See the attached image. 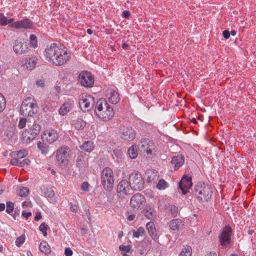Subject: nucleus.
<instances>
[{
  "instance_id": "nucleus-1",
  "label": "nucleus",
  "mask_w": 256,
  "mask_h": 256,
  "mask_svg": "<svg viewBox=\"0 0 256 256\" xmlns=\"http://www.w3.org/2000/svg\"><path fill=\"white\" fill-rule=\"evenodd\" d=\"M45 59L56 66L64 64L70 58V54L66 48L54 43L48 46L44 50Z\"/></svg>"
},
{
  "instance_id": "nucleus-2",
  "label": "nucleus",
  "mask_w": 256,
  "mask_h": 256,
  "mask_svg": "<svg viewBox=\"0 0 256 256\" xmlns=\"http://www.w3.org/2000/svg\"><path fill=\"white\" fill-rule=\"evenodd\" d=\"M38 106L36 101L32 98H27L21 105L20 113L24 116H32L37 112Z\"/></svg>"
},
{
  "instance_id": "nucleus-3",
  "label": "nucleus",
  "mask_w": 256,
  "mask_h": 256,
  "mask_svg": "<svg viewBox=\"0 0 256 256\" xmlns=\"http://www.w3.org/2000/svg\"><path fill=\"white\" fill-rule=\"evenodd\" d=\"M195 195L198 200L202 202L208 200L212 196V191L211 187L204 184H199L194 188Z\"/></svg>"
},
{
  "instance_id": "nucleus-4",
  "label": "nucleus",
  "mask_w": 256,
  "mask_h": 256,
  "mask_svg": "<svg viewBox=\"0 0 256 256\" xmlns=\"http://www.w3.org/2000/svg\"><path fill=\"white\" fill-rule=\"evenodd\" d=\"M72 154V150L66 146L59 148L56 152V158L58 164L61 166H66Z\"/></svg>"
},
{
  "instance_id": "nucleus-5",
  "label": "nucleus",
  "mask_w": 256,
  "mask_h": 256,
  "mask_svg": "<svg viewBox=\"0 0 256 256\" xmlns=\"http://www.w3.org/2000/svg\"><path fill=\"white\" fill-rule=\"evenodd\" d=\"M101 179L102 184L105 188L108 190L111 188L114 182L112 170L109 168H104L101 172Z\"/></svg>"
},
{
  "instance_id": "nucleus-6",
  "label": "nucleus",
  "mask_w": 256,
  "mask_h": 256,
  "mask_svg": "<svg viewBox=\"0 0 256 256\" xmlns=\"http://www.w3.org/2000/svg\"><path fill=\"white\" fill-rule=\"evenodd\" d=\"M130 188L135 190H142L144 186V181L138 172H132L129 176V181Z\"/></svg>"
},
{
  "instance_id": "nucleus-7",
  "label": "nucleus",
  "mask_w": 256,
  "mask_h": 256,
  "mask_svg": "<svg viewBox=\"0 0 256 256\" xmlns=\"http://www.w3.org/2000/svg\"><path fill=\"white\" fill-rule=\"evenodd\" d=\"M232 230L229 226H224L218 236L220 245L223 248H227L231 242Z\"/></svg>"
},
{
  "instance_id": "nucleus-8",
  "label": "nucleus",
  "mask_w": 256,
  "mask_h": 256,
  "mask_svg": "<svg viewBox=\"0 0 256 256\" xmlns=\"http://www.w3.org/2000/svg\"><path fill=\"white\" fill-rule=\"evenodd\" d=\"M120 132L121 139L125 141L131 142L136 138V132L132 126H122Z\"/></svg>"
},
{
  "instance_id": "nucleus-9",
  "label": "nucleus",
  "mask_w": 256,
  "mask_h": 256,
  "mask_svg": "<svg viewBox=\"0 0 256 256\" xmlns=\"http://www.w3.org/2000/svg\"><path fill=\"white\" fill-rule=\"evenodd\" d=\"M146 204L144 196L140 194H134L130 198V205L134 209H142Z\"/></svg>"
},
{
  "instance_id": "nucleus-10",
  "label": "nucleus",
  "mask_w": 256,
  "mask_h": 256,
  "mask_svg": "<svg viewBox=\"0 0 256 256\" xmlns=\"http://www.w3.org/2000/svg\"><path fill=\"white\" fill-rule=\"evenodd\" d=\"M81 84L85 87H92L94 84V77L90 72L83 71L78 76Z\"/></svg>"
},
{
  "instance_id": "nucleus-11",
  "label": "nucleus",
  "mask_w": 256,
  "mask_h": 256,
  "mask_svg": "<svg viewBox=\"0 0 256 256\" xmlns=\"http://www.w3.org/2000/svg\"><path fill=\"white\" fill-rule=\"evenodd\" d=\"M132 190L130 182L127 180H122L118 185V196L119 198H124L126 196L132 194Z\"/></svg>"
},
{
  "instance_id": "nucleus-12",
  "label": "nucleus",
  "mask_w": 256,
  "mask_h": 256,
  "mask_svg": "<svg viewBox=\"0 0 256 256\" xmlns=\"http://www.w3.org/2000/svg\"><path fill=\"white\" fill-rule=\"evenodd\" d=\"M140 146L141 151L146 152L149 156L152 155L155 151L156 146L154 143L146 138L142 140Z\"/></svg>"
},
{
  "instance_id": "nucleus-13",
  "label": "nucleus",
  "mask_w": 256,
  "mask_h": 256,
  "mask_svg": "<svg viewBox=\"0 0 256 256\" xmlns=\"http://www.w3.org/2000/svg\"><path fill=\"white\" fill-rule=\"evenodd\" d=\"M10 27L16 28L32 29L34 28V24L30 20L26 18L11 24Z\"/></svg>"
},
{
  "instance_id": "nucleus-14",
  "label": "nucleus",
  "mask_w": 256,
  "mask_h": 256,
  "mask_svg": "<svg viewBox=\"0 0 256 256\" xmlns=\"http://www.w3.org/2000/svg\"><path fill=\"white\" fill-rule=\"evenodd\" d=\"M106 96L110 102L112 104H117L120 100V94L116 88H109L106 90Z\"/></svg>"
},
{
  "instance_id": "nucleus-15",
  "label": "nucleus",
  "mask_w": 256,
  "mask_h": 256,
  "mask_svg": "<svg viewBox=\"0 0 256 256\" xmlns=\"http://www.w3.org/2000/svg\"><path fill=\"white\" fill-rule=\"evenodd\" d=\"M192 186V178L187 176H184L179 182V187L184 194H186Z\"/></svg>"
},
{
  "instance_id": "nucleus-16",
  "label": "nucleus",
  "mask_w": 256,
  "mask_h": 256,
  "mask_svg": "<svg viewBox=\"0 0 256 256\" xmlns=\"http://www.w3.org/2000/svg\"><path fill=\"white\" fill-rule=\"evenodd\" d=\"M79 104L82 109H86L92 107L94 104V99L90 96H82L80 100Z\"/></svg>"
},
{
  "instance_id": "nucleus-17",
  "label": "nucleus",
  "mask_w": 256,
  "mask_h": 256,
  "mask_svg": "<svg viewBox=\"0 0 256 256\" xmlns=\"http://www.w3.org/2000/svg\"><path fill=\"white\" fill-rule=\"evenodd\" d=\"M58 137L57 132L53 129L46 130L43 135L42 138L46 139V140L48 143H52L56 141Z\"/></svg>"
},
{
  "instance_id": "nucleus-18",
  "label": "nucleus",
  "mask_w": 256,
  "mask_h": 256,
  "mask_svg": "<svg viewBox=\"0 0 256 256\" xmlns=\"http://www.w3.org/2000/svg\"><path fill=\"white\" fill-rule=\"evenodd\" d=\"M106 111L102 110L98 114V116L104 121L110 120L114 116V112L112 108L110 106H106Z\"/></svg>"
},
{
  "instance_id": "nucleus-19",
  "label": "nucleus",
  "mask_w": 256,
  "mask_h": 256,
  "mask_svg": "<svg viewBox=\"0 0 256 256\" xmlns=\"http://www.w3.org/2000/svg\"><path fill=\"white\" fill-rule=\"evenodd\" d=\"M28 48L27 44L24 42L16 40L13 49L17 54H21L25 53Z\"/></svg>"
},
{
  "instance_id": "nucleus-20",
  "label": "nucleus",
  "mask_w": 256,
  "mask_h": 256,
  "mask_svg": "<svg viewBox=\"0 0 256 256\" xmlns=\"http://www.w3.org/2000/svg\"><path fill=\"white\" fill-rule=\"evenodd\" d=\"M184 159L183 156L181 154L177 156H174L172 158L171 162L174 166L175 170L179 168L184 164Z\"/></svg>"
},
{
  "instance_id": "nucleus-21",
  "label": "nucleus",
  "mask_w": 256,
  "mask_h": 256,
  "mask_svg": "<svg viewBox=\"0 0 256 256\" xmlns=\"http://www.w3.org/2000/svg\"><path fill=\"white\" fill-rule=\"evenodd\" d=\"M74 105L73 102L68 101L64 102L60 108L59 113L60 114L64 116L72 108Z\"/></svg>"
},
{
  "instance_id": "nucleus-22",
  "label": "nucleus",
  "mask_w": 256,
  "mask_h": 256,
  "mask_svg": "<svg viewBox=\"0 0 256 256\" xmlns=\"http://www.w3.org/2000/svg\"><path fill=\"white\" fill-rule=\"evenodd\" d=\"M109 105L106 100L103 98L98 100L96 104L95 112L96 114L98 116V113L102 112L104 109L106 108V106L107 107Z\"/></svg>"
},
{
  "instance_id": "nucleus-23",
  "label": "nucleus",
  "mask_w": 256,
  "mask_h": 256,
  "mask_svg": "<svg viewBox=\"0 0 256 256\" xmlns=\"http://www.w3.org/2000/svg\"><path fill=\"white\" fill-rule=\"evenodd\" d=\"M36 137L35 134H32L30 130H26L22 134V140L24 142L28 144L31 140H34Z\"/></svg>"
},
{
  "instance_id": "nucleus-24",
  "label": "nucleus",
  "mask_w": 256,
  "mask_h": 256,
  "mask_svg": "<svg viewBox=\"0 0 256 256\" xmlns=\"http://www.w3.org/2000/svg\"><path fill=\"white\" fill-rule=\"evenodd\" d=\"M146 228L150 236L153 238H157V234L154 224L153 222H149L146 224Z\"/></svg>"
},
{
  "instance_id": "nucleus-25",
  "label": "nucleus",
  "mask_w": 256,
  "mask_h": 256,
  "mask_svg": "<svg viewBox=\"0 0 256 256\" xmlns=\"http://www.w3.org/2000/svg\"><path fill=\"white\" fill-rule=\"evenodd\" d=\"M184 225V222L180 219L172 220L170 223V226L173 230H178Z\"/></svg>"
},
{
  "instance_id": "nucleus-26",
  "label": "nucleus",
  "mask_w": 256,
  "mask_h": 256,
  "mask_svg": "<svg viewBox=\"0 0 256 256\" xmlns=\"http://www.w3.org/2000/svg\"><path fill=\"white\" fill-rule=\"evenodd\" d=\"M147 181L150 183H155L158 180V176L154 171L148 170L146 172Z\"/></svg>"
},
{
  "instance_id": "nucleus-27",
  "label": "nucleus",
  "mask_w": 256,
  "mask_h": 256,
  "mask_svg": "<svg viewBox=\"0 0 256 256\" xmlns=\"http://www.w3.org/2000/svg\"><path fill=\"white\" fill-rule=\"evenodd\" d=\"M94 148V144L90 141L85 142L81 146L80 148L88 152H90Z\"/></svg>"
},
{
  "instance_id": "nucleus-28",
  "label": "nucleus",
  "mask_w": 256,
  "mask_h": 256,
  "mask_svg": "<svg viewBox=\"0 0 256 256\" xmlns=\"http://www.w3.org/2000/svg\"><path fill=\"white\" fill-rule=\"evenodd\" d=\"M39 248L42 253L45 254H48L50 252V247L46 241H42L40 242Z\"/></svg>"
},
{
  "instance_id": "nucleus-29",
  "label": "nucleus",
  "mask_w": 256,
  "mask_h": 256,
  "mask_svg": "<svg viewBox=\"0 0 256 256\" xmlns=\"http://www.w3.org/2000/svg\"><path fill=\"white\" fill-rule=\"evenodd\" d=\"M145 216L150 220H154L156 218V212L154 208H150L145 212Z\"/></svg>"
},
{
  "instance_id": "nucleus-30",
  "label": "nucleus",
  "mask_w": 256,
  "mask_h": 256,
  "mask_svg": "<svg viewBox=\"0 0 256 256\" xmlns=\"http://www.w3.org/2000/svg\"><path fill=\"white\" fill-rule=\"evenodd\" d=\"M72 125L77 130L83 129L85 126L86 122L81 119H77L76 120L73 121Z\"/></svg>"
},
{
  "instance_id": "nucleus-31",
  "label": "nucleus",
  "mask_w": 256,
  "mask_h": 256,
  "mask_svg": "<svg viewBox=\"0 0 256 256\" xmlns=\"http://www.w3.org/2000/svg\"><path fill=\"white\" fill-rule=\"evenodd\" d=\"M192 248L188 246H184L180 254V256H191Z\"/></svg>"
},
{
  "instance_id": "nucleus-32",
  "label": "nucleus",
  "mask_w": 256,
  "mask_h": 256,
  "mask_svg": "<svg viewBox=\"0 0 256 256\" xmlns=\"http://www.w3.org/2000/svg\"><path fill=\"white\" fill-rule=\"evenodd\" d=\"M37 60H38L36 57L30 58L26 63L27 68L32 70L34 68L37 63Z\"/></svg>"
},
{
  "instance_id": "nucleus-33",
  "label": "nucleus",
  "mask_w": 256,
  "mask_h": 256,
  "mask_svg": "<svg viewBox=\"0 0 256 256\" xmlns=\"http://www.w3.org/2000/svg\"><path fill=\"white\" fill-rule=\"evenodd\" d=\"M128 154L132 159L135 158L138 156V151L136 146H130L128 150Z\"/></svg>"
},
{
  "instance_id": "nucleus-34",
  "label": "nucleus",
  "mask_w": 256,
  "mask_h": 256,
  "mask_svg": "<svg viewBox=\"0 0 256 256\" xmlns=\"http://www.w3.org/2000/svg\"><path fill=\"white\" fill-rule=\"evenodd\" d=\"M41 126L37 124H34L33 126L28 129V130H30L32 134H35V136L36 137L40 130Z\"/></svg>"
},
{
  "instance_id": "nucleus-35",
  "label": "nucleus",
  "mask_w": 256,
  "mask_h": 256,
  "mask_svg": "<svg viewBox=\"0 0 256 256\" xmlns=\"http://www.w3.org/2000/svg\"><path fill=\"white\" fill-rule=\"evenodd\" d=\"M145 230L142 226H140L136 230H134L133 236L135 238H139L140 236L144 235Z\"/></svg>"
},
{
  "instance_id": "nucleus-36",
  "label": "nucleus",
  "mask_w": 256,
  "mask_h": 256,
  "mask_svg": "<svg viewBox=\"0 0 256 256\" xmlns=\"http://www.w3.org/2000/svg\"><path fill=\"white\" fill-rule=\"evenodd\" d=\"M28 194L29 189L26 187L20 188L18 192V196L21 197H26Z\"/></svg>"
},
{
  "instance_id": "nucleus-37",
  "label": "nucleus",
  "mask_w": 256,
  "mask_h": 256,
  "mask_svg": "<svg viewBox=\"0 0 256 256\" xmlns=\"http://www.w3.org/2000/svg\"><path fill=\"white\" fill-rule=\"evenodd\" d=\"M168 186V183L164 179L160 180L158 184L156 185V188L160 190H164Z\"/></svg>"
},
{
  "instance_id": "nucleus-38",
  "label": "nucleus",
  "mask_w": 256,
  "mask_h": 256,
  "mask_svg": "<svg viewBox=\"0 0 256 256\" xmlns=\"http://www.w3.org/2000/svg\"><path fill=\"white\" fill-rule=\"evenodd\" d=\"M38 147L42 151V154L47 153V146L44 142H38Z\"/></svg>"
},
{
  "instance_id": "nucleus-39",
  "label": "nucleus",
  "mask_w": 256,
  "mask_h": 256,
  "mask_svg": "<svg viewBox=\"0 0 256 256\" xmlns=\"http://www.w3.org/2000/svg\"><path fill=\"white\" fill-rule=\"evenodd\" d=\"M44 194L48 198H52L54 196V192L52 188H46L44 190Z\"/></svg>"
},
{
  "instance_id": "nucleus-40",
  "label": "nucleus",
  "mask_w": 256,
  "mask_h": 256,
  "mask_svg": "<svg viewBox=\"0 0 256 256\" xmlns=\"http://www.w3.org/2000/svg\"><path fill=\"white\" fill-rule=\"evenodd\" d=\"M14 208V203L11 202H6V212L8 214L11 213Z\"/></svg>"
},
{
  "instance_id": "nucleus-41",
  "label": "nucleus",
  "mask_w": 256,
  "mask_h": 256,
  "mask_svg": "<svg viewBox=\"0 0 256 256\" xmlns=\"http://www.w3.org/2000/svg\"><path fill=\"white\" fill-rule=\"evenodd\" d=\"M47 229L48 226L44 222H42L40 226V230L42 232L44 236H46L47 235Z\"/></svg>"
},
{
  "instance_id": "nucleus-42",
  "label": "nucleus",
  "mask_w": 256,
  "mask_h": 256,
  "mask_svg": "<svg viewBox=\"0 0 256 256\" xmlns=\"http://www.w3.org/2000/svg\"><path fill=\"white\" fill-rule=\"evenodd\" d=\"M30 163V160L28 158H24L22 160L18 159V166L20 167L24 166L25 165H28Z\"/></svg>"
},
{
  "instance_id": "nucleus-43",
  "label": "nucleus",
  "mask_w": 256,
  "mask_h": 256,
  "mask_svg": "<svg viewBox=\"0 0 256 256\" xmlns=\"http://www.w3.org/2000/svg\"><path fill=\"white\" fill-rule=\"evenodd\" d=\"M27 154L28 152L26 150H21L17 152V156L20 159L25 157Z\"/></svg>"
},
{
  "instance_id": "nucleus-44",
  "label": "nucleus",
  "mask_w": 256,
  "mask_h": 256,
  "mask_svg": "<svg viewBox=\"0 0 256 256\" xmlns=\"http://www.w3.org/2000/svg\"><path fill=\"white\" fill-rule=\"evenodd\" d=\"M6 106V100L4 96L0 93V112Z\"/></svg>"
},
{
  "instance_id": "nucleus-45",
  "label": "nucleus",
  "mask_w": 256,
  "mask_h": 256,
  "mask_svg": "<svg viewBox=\"0 0 256 256\" xmlns=\"http://www.w3.org/2000/svg\"><path fill=\"white\" fill-rule=\"evenodd\" d=\"M25 238V236L24 235L18 238L16 240V244L18 246H20V245L24 242Z\"/></svg>"
},
{
  "instance_id": "nucleus-46",
  "label": "nucleus",
  "mask_w": 256,
  "mask_h": 256,
  "mask_svg": "<svg viewBox=\"0 0 256 256\" xmlns=\"http://www.w3.org/2000/svg\"><path fill=\"white\" fill-rule=\"evenodd\" d=\"M30 40L32 47H36L37 46V38L34 34H32L30 36Z\"/></svg>"
},
{
  "instance_id": "nucleus-47",
  "label": "nucleus",
  "mask_w": 256,
  "mask_h": 256,
  "mask_svg": "<svg viewBox=\"0 0 256 256\" xmlns=\"http://www.w3.org/2000/svg\"><path fill=\"white\" fill-rule=\"evenodd\" d=\"M70 209L72 212H76L79 209L78 202H76L74 204L71 202Z\"/></svg>"
},
{
  "instance_id": "nucleus-48",
  "label": "nucleus",
  "mask_w": 256,
  "mask_h": 256,
  "mask_svg": "<svg viewBox=\"0 0 256 256\" xmlns=\"http://www.w3.org/2000/svg\"><path fill=\"white\" fill-rule=\"evenodd\" d=\"M26 122V118H22L20 119L18 126L19 128L22 129L25 127Z\"/></svg>"
},
{
  "instance_id": "nucleus-49",
  "label": "nucleus",
  "mask_w": 256,
  "mask_h": 256,
  "mask_svg": "<svg viewBox=\"0 0 256 256\" xmlns=\"http://www.w3.org/2000/svg\"><path fill=\"white\" fill-rule=\"evenodd\" d=\"M8 24L7 18L3 14L0 13V24L6 26Z\"/></svg>"
},
{
  "instance_id": "nucleus-50",
  "label": "nucleus",
  "mask_w": 256,
  "mask_h": 256,
  "mask_svg": "<svg viewBox=\"0 0 256 256\" xmlns=\"http://www.w3.org/2000/svg\"><path fill=\"white\" fill-rule=\"evenodd\" d=\"M130 246H124L121 245L119 246V249L121 251H124L126 252H130Z\"/></svg>"
},
{
  "instance_id": "nucleus-51",
  "label": "nucleus",
  "mask_w": 256,
  "mask_h": 256,
  "mask_svg": "<svg viewBox=\"0 0 256 256\" xmlns=\"http://www.w3.org/2000/svg\"><path fill=\"white\" fill-rule=\"evenodd\" d=\"M89 184L87 182H84L81 186V189L82 191H88Z\"/></svg>"
},
{
  "instance_id": "nucleus-52",
  "label": "nucleus",
  "mask_w": 256,
  "mask_h": 256,
  "mask_svg": "<svg viewBox=\"0 0 256 256\" xmlns=\"http://www.w3.org/2000/svg\"><path fill=\"white\" fill-rule=\"evenodd\" d=\"M73 252L70 248H66L64 250V254L66 256H72Z\"/></svg>"
},
{
  "instance_id": "nucleus-53",
  "label": "nucleus",
  "mask_w": 256,
  "mask_h": 256,
  "mask_svg": "<svg viewBox=\"0 0 256 256\" xmlns=\"http://www.w3.org/2000/svg\"><path fill=\"white\" fill-rule=\"evenodd\" d=\"M170 211L172 214L174 216H176L178 212V208L176 206H171Z\"/></svg>"
},
{
  "instance_id": "nucleus-54",
  "label": "nucleus",
  "mask_w": 256,
  "mask_h": 256,
  "mask_svg": "<svg viewBox=\"0 0 256 256\" xmlns=\"http://www.w3.org/2000/svg\"><path fill=\"white\" fill-rule=\"evenodd\" d=\"M36 84L38 86L40 87V88H43L44 86V80H36Z\"/></svg>"
},
{
  "instance_id": "nucleus-55",
  "label": "nucleus",
  "mask_w": 256,
  "mask_h": 256,
  "mask_svg": "<svg viewBox=\"0 0 256 256\" xmlns=\"http://www.w3.org/2000/svg\"><path fill=\"white\" fill-rule=\"evenodd\" d=\"M222 34L224 37L226 39L228 38L230 36V32L227 30L223 31Z\"/></svg>"
},
{
  "instance_id": "nucleus-56",
  "label": "nucleus",
  "mask_w": 256,
  "mask_h": 256,
  "mask_svg": "<svg viewBox=\"0 0 256 256\" xmlns=\"http://www.w3.org/2000/svg\"><path fill=\"white\" fill-rule=\"evenodd\" d=\"M18 159L12 158L11 160L10 164L12 165L18 166Z\"/></svg>"
},
{
  "instance_id": "nucleus-57",
  "label": "nucleus",
  "mask_w": 256,
  "mask_h": 256,
  "mask_svg": "<svg viewBox=\"0 0 256 256\" xmlns=\"http://www.w3.org/2000/svg\"><path fill=\"white\" fill-rule=\"evenodd\" d=\"M22 215L26 219H28L30 216H32V213L30 212H23L22 213Z\"/></svg>"
},
{
  "instance_id": "nucleus-58",
  "label": "nucleus",
  "mask_w": 256,
  "mask_h": 256,
  "mask_svg": "<svg viewBox=\"0 0 256 256\" xmlns=\"http://www.w3.org/2000/svg\"><path fill=\"white\" fill-rule=\"evenodd\" d=\"M130 12L128 10H124L122 12V16L126 18H128L130 16Z\"/></svg>"
},
{
  "instance_id": "nucleus-59",
  "label": "nucleus",
  "mask_w": 256,
  "mask_h": 256,
  "mask_svg": "<svg viewBox=\"0 0 256 256\" xmlns=\"http://www.w3.org/2000/svg\"><path fill=\"white\" fill-rule=\"evenodd\" d=\"M42 218V216L40 212H36V216L34 217V220L36 221H38Z\"/></svg>"
},
{
  "instance_id": "nucleus-60",
  "label": "nucleus",
  "mask_w": 256,
  "mask_h": 256,
  "mask_svg": "<svg viewBox=\"0 0 256 256\" xmlns=\"http://www.w3.org/2000/svg\"><path fill=\"white\" fill-rule=\"evenodd\" d=\"M135 218H136V215L134 214H132L128 216H127V219L130 221H132V220H134Z\"/></svg>"
},
{
  "instance_id": "nucleus-61",
  "label": "nucleus",
  "mask_w": 256,
  "mask_h": 256,
  "mask_svg": "<svg viewBox=\"0 0 256 256\" xmlns=\"http://www.w3.org/2000/svg\"><path fill=\"white\" fill-rule=\"evenodd\" d=\"M31 206V203L30 202H22V206L23 207H28V206Z\"/></svg>"
},
{
  "instance_id": "nucleus-62",
  "label": "nucleus",
  "mask_w": 256,
  "mask_h": 256,
  "mask_svg": "<svg viewBox=\"0 0 256 256\" xmlns=\"http://www.w3.org/2000/svg\"><path fill=\"white\" fill-rule=\"evenodd\" d=\"M5 207L6 206L4 204H0V212L4 210Z\"/></svg>"
},
{
  "instance_id": "nucleus-63",
  "label": "nucleus",
  "mask_w": 256,
  "mask_h": 256,
  "mask_svg": "<svg viewBox=\"0 0 256 256\" xmlns=\"http://www.w3.org/2000/svg\"><path fill=\"white\" fill-rule=\"evenodd\" d=\"M13 20H14L13 18H10L8 20H7V22H8V24H9V26L11 24L14 22H13Z\"/></svg>"
},
{
  "instance_id": "nucleus-64",
  "label": "nucleus",
  "mask_w": 256,
  "mask_h": 256,
  "mask_svg": "<svg viewBox=\"0 0 256 256\" xmlns=\"http://www.w3.org/2000/svg\"><path fill=\"white\" fill-rule=\"evenodd\" d=\"M206 256H217L216 253L215 252H210L206 255Z\"/></svg>"
}]
</instances>
